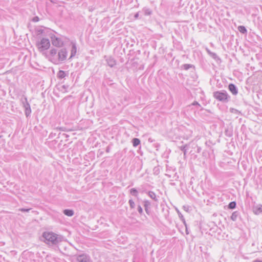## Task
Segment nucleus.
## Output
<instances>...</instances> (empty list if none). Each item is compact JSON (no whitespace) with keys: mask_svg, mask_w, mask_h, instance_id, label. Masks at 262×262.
I'll use <instances>...</instances> for the list:
<instances>
[{"mask_svg":"<svg viewBox=\"0 0 262 262\" xmlns=\"http://www.w3.org/2000/svg\"><path fill=\"white\" fill-rule=\"evenodd\" d=\"M63 213L68 216H72L74 214V211L70 209H65L63 210Z\"/></svg>","mask_w":262,"mask_h":262,"instance_id":"nucleus-16","label":"nucleus"},{"mask_svg":"<svg viewBox=\"0 0 262 262\" xmlns=\"http://www.w3.org/2000/svg\"><path fill=\"white\" fill-rule=\"evenodd\" d=\"M31 209L28 208V209H25V208H20L19 209V210L21 212H29Z\"/></svg>","mask_w":262,"mask_h":262,"instance_id":"nucleus-27","label":"nucleus"},{"mask_svg":"<svg viewBox=\"0 0 262 262\" xmlns=\"http://www.w3.org/2000/svg\"><path fill=\"white\" fill-rule=\"evenodd\" d=\"M132 143L134 147H137L140 144V140L138 138H134L132 140Z\"/></svg>","mask_w":262,"mask_h":262,"instance_id":"nucleus-18","label":"nucleus"},{"mask_svg":"<svg viewBox=\"0 0 262 262\" xmlns=\"http://www.w3.org/2000/svg\"><path fill=\"white\" fill-rule=\"evenodd\" d=\"M108 151H109V149H108V148H107L106 149V151H107V152H108Z\"/></svg>","mask_w":262,"mask_h":262,"instance_id":"nucleus-36","label":"nucleus"},{"mask_svg":"<svg viewBox=\"0 0 262 262\" xmlns=\"http://www.w3.org/2000/svg\"><path fill=\"white\" fill-rule=\"evenodd\" d=\"M39 20V17L38 16H35L32 18V21L34 22H37Z\"/></svg>","mask_w":262,"mask_h":262,"instance_id":"nucleus-28","label":"nucleus"},{"mask_svg":"<svg viewBox=\"0 0 262 262\" xmlns=\"http://www.w3.org/2000/svg\"><path fill=\"white\" fill-rule=\"evenodd\" d=\"M229 91L232 93L233 95H236L238 93L237 89L236 86L232 83H230L228 85Z\"/></svg>","mask_w":262,"mask_h":262,"instance_id":"nucleus-11","label":"nucleus"},{"mask_svg":"<svg viewBox=\"0 0 262 262\" xmlns=\"http://www.w3.org/2000/svg\"><path fill=\"white\" fill-rule=\"evenodd\" d=\"M236 207V203L235 202H231L229 203L228 207L230 209H234Z\"/></svg>","mask_w":262,"mask_h":262,"instance_id":"nucleus-22","label":"nucleus"},{"mask_svg":"<svg viewBox=\"0 0 262 262\" xmlns=\"http://www.w3.org/2000/svg\"><path fill=\"white\" fill-rule=\"evenodd\" d=\"M42 237L43 241L49 245H56L61 241V237L52 232H44Z\"/></svg>","mask_w":262,"mask_h":262,"instance_id":"nucleus-1","label":"nucleus"},{"mask_svg":"<svg viewBox=\"0 0 262 262\" xmlns=\"http://www.w3.org/2000/svg\"><path fill=\"white\" fill-rule=\"evenodd\" d=\"M206 50H207V51L209 55H210V54H211V53H212V52H211L209 50H208V49H206Z\"/></svg>","mask_w":262,"mask_h":262,"instance_id":"nucleus-33","label":"nucleus"},{"mask_svg":"<svg viewBox=\"0 0 262 262\" xmlns=\"http://www.w3.org/2000/svg\"><path fill=\"white\" fill-rule=\"evenodd\" d=\"M68 52L65 48L61 49L60 50L57 54V59H52L53 60V63L55 64H58L61 62L64 61L67 57Z\"/></svg>","mask_w":262,"mask_h":262,"instance_id":"nucleus-3","label":"nucleus"},{"mask_svg":"<svg viewBox=\"0 0 262 262\" xmlns=\"http://www.w3.org/2000/svg\"><path fill=\"white\" fill-rule=\"evenodd\" d=\"M57 50L55 49H52L50 52L49 54L48 55V58L49 60L51 61L52 63H53V60L52 59H57Z\"/></svg>","mask_w":262,"mask_h":262,"instance_id":"nucleus-8","label":"nucleus"},{"mask_svg":"<svg viewBox=\"0 0 262 262\" xmlns=\"http://www.w3.org/2000/svg\"><path fill=\"white\" fill-rule=\"evenodd\" d=\"M238 30L243 34H246L247 32V29L243 26H239L238 27Z\"/></svg>","mask_w":262,"mask_h":262,"instance_id":"nucleus-19","label":"nucleus"},{"mask_svg":"<svg viewBox=\"0 0 262 262\" xmlns=\"http://www.w3.org/2000/svg\"><path fill=\"white\" fill-rule=\"evenodd\" d=\"M106 61L108 66L112 68L116 64V60L112 57H107L106 59Z\"/></svg>","mask_w":262,"mask_h":262,"instance_id":"nucleus-10","label":"nucleus"},{"mask_svg":"<svg viewBox=\"0 0 262 262\" xmlns=\"http://www.w3.org/2000/svg\"><path fill=\"white\" fill-rule=\"evenodd\" d=\"M137 209H138V211L140 214H141L143 213V209L140 205L138 206Z\"/></svg>","mask_w":262,"mask_h":262,"instance_id":"nucleus-26","label":"nucleus"},{"mask_svg":"<svg viewBox=\"0 0 262 262\" xmlns=\"http://www.w3.org/2000/svg\"><path fill=\"white\" fill-rule=\"evenodd\" d=\"M72 49L71 50V55L69 59L73 58L76 54L77 52V48L76 46V43L74 42H72Z\"/></svg>","mask_w":262,"mask_h":262,"instance_id":"nucleus-12","label":"nucleus"},{"mask_svg":"<svg viewBox=\"0 0 262 262\" xmlns=\"http://www.w3.org/2000/svg\"><path fill=\"white\" fill-rule=\"evenodd\" d=\"M143 204H144V207L145 208V210L147 214H149V211L148 210V208L150 207L151 203L148 200H144L143 201Z\"/></svg>","mask_w":262,"mask_h":262,"instance_id":"nucleus-13","label":"nucleus"},{"mask_svg":"<svg viewBox=\"0 0 262 262\" xmlns=\"http://www.w3.org/2000/svg\"><path fill=\"white\" fill-rule=\"evenodd\" d=\"M24 100V101H23V106L25 108V115L28 117L30 115L31 113V110L30 105L27 101V99L25 98Z\"/></svg>","mask_w":262,"mask_h":262,"instance_id":"nucleus-7","label":"nucleus"},{"mask_svg":"<svg viewBox=\"0 0 262 262\" xmlns=\"http://www.w3.org/2000/svg\"><path fill=\"white\" fill-rule=\"evenodd\" d=\"M143 11L146 15H149L151 13V11L149 9H144Z\"/></svg>","mask_w":262,"mask_h":262,"instance_id":"nucleus-24","label":"nucleus"},{"mask_svg":"<svg viewBox=\"0 0 262 262\" xmlns=\"http://www.w3.org/2000/svg\"><path fill=\"white\" fill-rule=\"evenodd\" d=\"M187 147V145L186 144L184 146H181L180 147V149H181V150L183 151V152H184V155L185 156L186 154V147Z\"/></svg>","mask_w":262,"mask_h":262,"instance_id":"nucleus-21","label":"nucleus"},{"mask_svg":"<svg viewBox=\"0 0 262 262\" xmlns=\"http://www.w3.org/2000/svg\"><path fill=\"white\" fill-rule=\"evenodd\" d=\"M148 195L152 199V200H154V201H155L156 202H157L158 201V199L156 196V194H155V193L153 191H149L148 192Z\"/></svg>","mask_w":262,"mask_h":262,"instance_id":"nucleus-15","label":"nucleus"},{"mask_svg":"<svg viewBox=\"0 0 262 262\" xmlns=\"http://www.w3.org/2000/svg\"><path fill=\"white\" fill-rule=\"evenodd\" d=\"M1 138V136H0V138Z\"/></svg>","mask_w":262,"mask_h":262,"instance_id":"nucleus-37","label":"nucleus"},{"mask_svg":"<svg viewBox=\"0 0 262 262\" xmlns=\"http://www.w3.org/2000/svg\"><path fill=\"white\" fill-rule=\"evenodd\" d=\"M253 212L255 214L258 215L262 213V205L257 204L254 205L252 208Z\"/></svg>","mask_w":262,"mask_h":262,"instance_id":"nucleus-9","label":"nucleus"},{"mask_svg":"<svg viewBox=\"0 0 262 262\" xmlns=\"http://www.w3.org/2000/svg\"><path fill=\"white\" fill-rule=\"evenodd\" d=\"M238 214L239 213L237 211L233 212L231 216V219L233 221H235L237 220Z\"/></svg>","mask_w":262,"mask_h":262,"instance_id":"nucleus-17","label":"nucleus"},{"mask_svg":"<svg viewBox=\"0 0 262 262\" xmlns=\"http://www.w3.org/2000/svg\"><path fill=\"white\" fill-rule=\"evenodd\" d=\"M36 46L40 52L48 49L50 47V42L48 39L42 38L40 41L36 42Z\"/></svg>","mask_w":262,"mask_h":262,"instance_id":"nucleus-4","label":"nucleus"},{"mask_svg":"<svg viewBox=\"0 0 262 262\" xmlns=\"http://www.w3.org/2000/svg\"><path fill=\"white\" fill-rule=\"evenodd\" d=\"M128 203L129 204V206H130V208L133 209V208H135V202L133 201V200L130 199L129 200V201H128Z\"/></svg>","mask_w":262,"mask_h":262,"instance_id":"nucleus-23","label":"nucleus"},{"mask_svg":"<svg viewBox=\"0 0 262 262\" xmlns=\"http://www.w3.org/2000/svg\"><path fill=\"white\" fill-rule=\"evenodd\" d=\"M67 74L66 73V72L62 71V70H60L58 71V73H57V77L59 78V79H63L64 78V77H66L67 76Z\"/></svg>","mask_w":262,"mask_h":262,"instance_id":"nucleus-14","label":"nucleus"},{"mask_svg":"<svg viewBox=\"0 0 262 262\" xmlns=\"http://www.w3.org/2000/svg\"><path fill=\"white\" fill-rule=\"evenodd\" d=\"M130 193L135 196H137L138 195V191L136 188H132L130 190Z\"/></svg>","mask_w":262,"mask_h":262,"instance_id":"nucleus-20","label":"nucleus"},{"mask_svg":"<svg viewBox=\"0 0 262 262\" xmlns=\"http://www.w3.org/2000/svg\"><path fill=\"white\" fill-rule=\"evenodd\" d=\"M52 45L57 47H60L63 45V41L56 36L53 35L51 36Z\"/></svg>","mask_w":262,"mask_h":262,"instance_id":"nucleus-5","label":"nucleus"},{"mask_svg":"<svg viewBox=\"0 0 262 262\" xmlns=\"http://www.w3.org/2000/svg\"><path fill=\"white\" fill-rule=\"evenodd\" d=\"M38 32V34H41L42 33V29H39L37 31Z\"/></svg>","mask_w":262,"mask_h":262,"instance_id":"nucleus-31","label":"nucleus"},{"mask_svg":"<svg viewBox=\"0 0 262 262\" xmlns=\"http://www.w3.org/2000/svg\"><path fill=\"white\" fill-rule=\"evenodd\" d=\"M77 260L78 262H92L90 256L84 254L78 255Z\"/></svg>","mask_w":262,"mask_h":262,"instance_id":"nucleus-6","label":"nucleus"},{"mask_svg":"<svg viewBox=\"0 0 262 262\" xmlns=\"http://www.w3.org/2000/svg\"><path fill=\"white\" fill-rule=\"evenodd\" d=\"M212 58H216L217 57V55L216 53H211V54L210 55Z\"/></svg>","mask_w":262,"mask_h":262,"instance_id":"nucleus-29","label":"nucleus"},{"mask_svg":"<svg viewBox=\"0 0 262 262\" xmlns=\"http://www.w3.org/2000/svg\"><path fill=\"white\" fill-rule=\"evenodd\" d=\"M213 96L217 100L225 103H228L230 100V96L225 90L213 92Z\"/></svg>","mask_w":262,"mask_h":262,"instance_id":"nucleus-2","label":"nucleus"},{"mask_svg":"<svg viewBox=\"0 0 262 262\" xmlns=\"http://www.w3.org/2000/svg\"><path fill=\"white\" fill-rule=\"evenodd\" d=\"M191 105H198L199 106H201L200 104L197 101H194Z\"/></svg>","mask_w":262,"mask_h":262,"instance_id":"nucleus-30","label":"nucleus"},{"mask_svg":"<svg viewBox=\"0 0 262 262\" xmlns=\"http://www.w3.org/2000/svg\"><path fill=\"white\" fill-rule=\"evenodd\" d=\"M148 141L150 142H152V140L151 138H149L148 139Z\"/></svg>","mask_w":262,"mask_h":262,"instance_id":"nucleus-35","label":"nucleus"},{"mask_svg":"<svg viewBox=\"0 0 262 262\" xmlns=\"http://www.w3.org/2000/svg\"><path fill=\"white\" fill-rule=\"evenodd\" d=\"M139 16V13H137L135 15V17L136 18H138Z\"/></svg>","mask_w":262,"mask_h":262,"instance_id":"nucleus-32","label":"nucleus"},{"mask_svg":"<svg viewBox=\"0 0 262 262\" xmlns=\"http://www.w3.org/2000/svg\"><path fill=\"white\" fill-rule=\"evenodd\" d=\"M253 262H262V261H260L258 259H256V260H254Z\"/></svg>","mask_w":262,"mask_h":262,"instance_id":"nucleus-34","label":"nucleus"},{"mask_svg":"<svg viewBox=\"0 0 262 262\" xmlns=\"http://www.w3.org/2000/svg\"><path fill=\"white\" fill-rule=\"evenodd\" d=\"M185 70H187L192 67V65L189 64H185L183 65Z\"/></svg>","mask_w":262,"mask_h":262,"instance_id":"nucleus-25","label":"nucleus"}]
</instances>
